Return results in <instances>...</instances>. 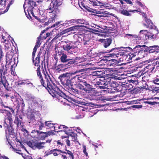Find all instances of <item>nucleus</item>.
<instances>
[{"instance_id":"nucleus-1","label":"nucleus","mask_w":159,"mask_h":159,"mask_svg":"<svg viewBox=\"0 0 159 159\" xmlns=\"http://www.w3.org/2000/svg\"><path fill=\"white\" fill-rule=\"evenodd\" d=\"M44 75L45 76V79H46L47 82V87L49 89L50 91H49L50 94H51L53 97H56L58 98L59 97H61L64 99H66L69 102L72 101H75V99L70 97H67L57 87L54 86L50 84L49 79L51 80L50 76L47 74L46 72H45L43 71Z\"/></svg>"},{"instance_id":"nucleus-2","label":"nucleus","mask_w":159,"mask_h":159,"mask_svg":"<svg viewBox=\"0 0 159 159\" xmlns=\"http://www.w3.org/2000/svg\"><path fill=\"white\" fill-rule=\"evenodd\" d=\"M61 0H52L50 4V7L47 9V12L50 14V18L48 20L49 23L55 21V19L59 14L60 11L58 7L61 5Z\"/></svg>"},{"instance_id":"nucleus-3","label":"nucleus","mask_w":159,"mask_h":159,"mask_svg":"<svg viewBox=\"0 0 159 159\" xmlns=\"http://www.w3.org/2000/svg\"><path fill=\"white\" fill-rule=\"evenodd\" d=\"M23 7L26 16L28 14L31 17V15L35 18H37V17L35 16L34 14H36V13H38L39 9L37 6L35 5V2L33 0H25Z\"/></svg>"},{"instance_id":"nucleus-4","label":"nucleus","mask_w":159,"mask_h":159,"mask_svg":"<svg viewBox=\"0 0 159 159\" xmlns=\"http://www.w3.org/2000/svg\"><path fill=\"white\" fill-rule=\"evenodd\" d=\"M86 71L85 69H82L78 70L75 71L71 73H66L61 75L58 78L60 80L63 84L66 86H68L70 88H72L73 86L71 78L70 77L72 75L76 74L79 73L84 72Z\"/></svg>"},{"instance_id":"nucleus-5","label":"nucleus","mask_w":159,"mask_h":159,"mask_svg":"<svg viewBox=\"0 0 159 159\" xmlns=\"http://www.w3.org/2000/svg\"><path fill=\"white\" fill-rule=\"evenodd\" d=\"M46 143L39 141H29L27 142V145L34 149L37 148L39 149L44 148H45Z\"/></svg>"},{"instance_id":"nucleus-6","label":"nucleus","mask_w":159,"mask_h":159,"mask_svg":"<svg viewBox=\"0 0 159 159\" xmlns=\"http://www.w3.org/2000/svg\"><path fill=\"white\" fill-rule=\"evenodd\" d=\"M156 33V34H157L158 30H157L152 29L151 31L149 32H148L146 30H141L139 32V34H143V35L145 36V37H143L145 39H147L149 38H155L156 36H155V33Z\"/></svg>"},{"instance_id":"nucleus-7","label":"nucleus","mask_w":159,"mask_h":159,"mask_svg":"<svg viewBox=\"0 0 159 159\" xmlns=\"http://www.w3.org/2000/svg\"><path fill=\"white\" fill-rule=\"evenodd\" d=\"M141 47H143L142 48L144 49L143 50L144 51H148L150 53H152L155 51L156 50H157L159 49V46H158L154 45L152 46L148 47L145 45L142 46L138 45L134 47V50L135 51L136 50H138L137 48H139Z\"/></svg>"},{"instance_id":"nucleus-8","label":"nucleus","mask_w":159,"mask_h":159,"mask_svg":"<svg viewBox=\"0 0 159 159\" xmlns=\"http://www.w3.org/2000/svg\"><path fill=\"white\" fill-rule=\"evenodd\" d=\"M38 102V99L36 97L33 96H31L30 97L28 103L29 108L31 109L34 108Z\"/></svg>"},{"instance_id":"nucleus-9","label":"nucleus","mask_w":159,"mask_h":159,"mask_svg":"<svg viewBox=\"0 0 159 159\" xmlns=\"http://www.w3.org/2000/svg\"><path fill=\"white\" fill-rule=\"evenodd\" d=\"M40 60L34 61L33 60V63L35 66H37L38 68L37 70V72L38 76L39 77L40 79H41V82L42 84H43V79L42 77L41 74L40 72V66L39 65Z\"/></svg>"},{"instance_id":"nucleus-10","label":"nucleus","mask_w":159,"mask_h":159,"mask_svg":"<svg viewBox=\"0 0 159 159\" xmlns=\"http://www.w3.org/2000/svg\"><path fill=\"white\" fill-rule=\"evenodd\" d=\"M70 130L69 129V130L65 129L64 130V132L67 135H68V138L70 139H72L73 141H75L77 139V135L73 132H70Z\"/></svg>"},{"instance_id":"nucleus-11","label":"nucleus","mask_w":159,"mask_h":159,"mask_svg":"<svg viewBox=\"0 0 159 159\" xmlns=\"http://www.w3.org/2000/svg\"><path fill=\"white\" fill-rule=\"evenodd\" d=\"M31 109V112L28 114L27 117L28 119L32 120H35L37 117V115L38 114L39 112L34 109Z\"/></svg>"},{"instance_id":"nucleus-12","label":"nucleus","mask_w":159,"mask_h":159,"mask_svg":"<svg viewBox=\"0 0 159 159\" xmlns=\"http://www.w3.org/2000/svg\"><path fill=\"white\" fill-rule=\"evenodd\" d=\"M125 5H122L121 6L120 5L117 7L119 10L120 12L123 15L126 16H130V14L129 13V11L126 10H124L125 9H126V8L125 7Z\"/></svg>"},{"instance_id":"nucleus-13","label":"nucleus","mask_w":159,"mask_h":159,"mask_svg":"<svg viewBox=\"0 0 159 159\" xmlns=\"http://www.w3.org/2000/svg\"><path fill=\"white\" fill-rule=\"evenodd\" d=\"M3 72V70L0 69V73L1 74V81L0 82L2 83L4 86L6 88L7 87L8 85L7 81L6 80V77L4 76V73L2 74V72Z\"/></svg>"},{"instance_id":"nucleus-14","label":"nucleus","mask_w":159,"mask_h":159,"mask_svg":"<svg viewBox=\"0 0 159 159\" xmlns=\"http://www.w3.org/2000/svg\"><path fill=\"white\" fill-rule=\"evenodd\" d=\"M140 12L141 13V15H142L145 18V20L147 23V24H144L143 25L144 26H146V28H149V25L150 24L151 25H153L152 22L149 19H148L147 18V16L142 11H140Z\"/></svg>"},{"instance_id":"nucleus-15","label":"nucleus","mask_w":159,"mask_h":159,"mask_svg":"<svg viewBox=\"0 0 159 159\" xmlns=\"http://www.w3.org/2000/svg\"><path fill=\"white\" fill-rule=\"evenodd\" d=\"M38 134H39V137H40V139L42 140L44 139L45 137H48V135H51L52 134V132H39L37 131Z\"/></svg>"},{"instance_id":"nucleus-16","label":"nucleus","mask_w":159,"mask_h":159,"mask_svg":"<svg viewBox=\"0 0 159 159\" xmlns=\"http://www.w3.org/2000/svg\"><path fill=\"white\" fill-rule=\"evenodd\" d=\"M71 44L69 43V44H66L63 46V48L65 50L68 51L69 50L72 49H75L77 51L78 50V48L77 46H74L70 45Z\"/></svg>"},{"instance_id":"nucleus-17","label":"nucleus","mask_w":159,"mask_h":159,"mask_svg":"<svg viewBox=\"0 0 159 159\" xmlns=\"http://www.w3.org/2000/svg\"><path fill=\"white\" fill-rule=\"evenodd\" d=\"M100 41L102 43L103 45L105 48H107L109 46L111 43V39H100Z\"/></svg>"},{"instance_id":"nucleus-18","label":"nucleus","mask_w":159,"mask_h":159,"mask_svg":"<svg viewBox=\"0 0 159 159\" xmlns=\"http://www.w3.org/2000/svg\"><path fill=\"white\" fill-rule=\"evenodd\" d=\"M125 37L128 39H130L132 40H136L139 39L140 37L139 35L136 34H125Z\"/></svg>"},{"instance_id":"nucleus-19","label":"nucleus","mask_w":159,"mask_h":159,"mask_svg":"<svg viewBox=\"0 0 159 159\" xmlns=\"http://www.w3.org/2000/svg\"><path fill=\"white\" fill-rule=\"evenodd\" d=\"M9 35L7 33H3L2 34L1 36H0V37H2V39L3 40H2V42H3L5 44H7L9 41L8 40V38L9 37Z\"/></svg>"},{"instance_id":"nucleus-20","label":"nucleus","mask_w":159,"mask_h":159,"mask_svg":"<svg viewBox=\"0 0 159 159\" xmlns=\"http://www.w3.org/2000/svg\"><path fill=\"white\" fill-rule=\"evenodd\" d=\"M83 84L85 86V88L86 90V93H90L93 90V89L89 84L86 82V80L84 82H83Z\"/></svg>"},{"instance_id":"nucleus-21","label":"nucleus","mask_w":159,"mask_h":159,"mask_svg":"<svg viewBox=\"0 0 159 159\" xmlns=\"http://www.w3.org/2000/svg\"><path fill=\"white\" fill-rule=\"evenodd\" d=\"M110 86L111 88H112L114 89V91H112L111 92L112 93H114L117 91V89L116 88V87H117V84L115 82H111L110 84L109 85V87Z\"/></svg>"},{"instance_id":"nucleus-22","label":"nucleus","mask_w":159,"mask_h":159,"mask_svg":"<svg viewBox=\"0 0 159 159\" xmlns=\"http://www.w3.org/2000/svg\"><path fill=\"white\" fill-rule=\"evenodd\" d=\"M87 76L86 75H79V82L80 83L84 82L87 79Z\"/></svg>"},{"instance_id":"nucleus-23","label":"nucleus","mask_w":159,"mask_h":159,"mask_svg":"<svg viewBox=\"0 0 159 159\" xmlns=\"http://www.w3.org/2000/svg\"><path fill=\"white\" fill-rule=\"evenodd\" d=\"M75 60L73 59H70V61H68L67 62V63L66 65H63V64H60L59 65V67L61 68H63L65 67V66L66 65H68L69 66H70L71 64H73L75 63ZM65 67H66L65 66Z\"/></svg>"},{"instance_id":"nucleus-24","label":"nucleus","mask_w":159,"mask_h":159,"mask_svg":"<svg viewBox=\"0 0 159 159\" xmlns=\"http://www.w3.org/2000/svg\"><path fill=\"white\" fill-rule=\"evenodd\" d=\"M67 56L66 54H62L60 58L61 62L63 63H66L70 61V59H67Z\"/></svg>"},{"instance_id":"nucleus-25","label":"nucleus","mask_w":159,"mask_h":159,"mask_svg":"<svg viewBox=\"0 0 159 159\" xmlns=\"http://www.w3.org/2000/svg\"><path fill=\"white\" fill-rule=\"evenodd\" d=\"M102 79L104 80V81L102 83H103V85H105L107 86V88L109 87L110 84V82L111 81V80L110 79H105L104 78H102Z\"/></svg>"},{"instance_id":"nucleus-26","label":"nucleus","mask_w":159,"mask_h":159,"mask_svg":"<svg viewBox=\"0 0 159 159\" xmlns=\"http://www.w3.org/2000/svg\"><path fill=\"white\" fill-rule=\"evenodd\" d=\"M72 84L75 85L77 83L79 82V75L73 76L71 78Z\"/></svg>"},{"instance_id":"nucleus-27","label":"nucleus","mask_w":159,"mask_h":159,"mask_svg":"<svg viewBox=\"0 0 159 159\" xmlns=\"http://www.w3.org/2000/svg\"><path fill=\"white\" fill-rule=\"evenodd\" d=\"M80 28L79 25H76L70 27L67 29V30L68 31H75L78 30Z\"/></svg>"},{"instance_id":"nucleus-28","label":"nucleus","mask_w":159,"mask_h":159,"mask_svg":"<svg viewBox=\"0 0 159 159\" xmlns=\"http://www.w3.org/2000/svg\"><path fill=\"white\" fill-rule=\"evenodd\" d=\"M0 113L2 114L5 117H6L7 115H10V112L9 111L3 108L0 109Z\"/></svg>"},{"instance_id":"nucleus-29","label":"nucleus","mask_w":159,"mask_h":159,"mask_svg":"<svg viewBox=\"0 0 159 159\" xmlns=\"http://www.w3.org/2000/svg\"><path fill=\"white\" fill-rule=\"evenodd\" d=\"M13 130L12 126H11V125H10V126L8 127L7 129H5L6 134H7L8 132V134H12L13 132Z\"/></svg>"},{"instance_id":"nucleus-30","label":"nucleus","mask_w":159,"mask_h":159,"mask_svg":"<svg viewBox=\"0 0 159 159\" xmlns=\"http://www.w3.org/2000/svg\"><path fill=\"white\" fill-rule=\"evenodd\" d=\"M106 11L102 10L99 11V14L98 16L99 17H107L108 13Z\"/></svg>"},{"instance_id":"nucleus-31","label":"nucleus","mask_w":159,"mask_h":159,"mask_svg":"<svg viewBox=\"0 0 159 159\" xmlns=\"http://www.w3.org/2000/svg\"><path fill=\"white\" fill-rule=\"evenodd\" d=\"M76 19H72L70 20H66L63 23V26L66 25L70 24L72 23H76Z\"/></svg>"},{"instance_id":"nucleus-32","label":"nucleus","mask_w":159,"mask_h":159,"mask_svg":"<svg viewBox=\"0 0 159 159\" xmlns=\"http://www.w3.org/2000/svg\"><path fill=\"white\" fill-rule=\"evenodd\" d=\"M12 116L10 113V115H7L6 117H5V120H9V124L11 125V123H12Z\"/></svg>"},{"instance_id":"nucleus-33","label":"nucleus","mask_w":159,"mask_h":159,"mask_svg":"<svg viewBox=\"0 0 159 159\" xmlns=\"http://www.w3.org/2000/svg\"><path fill=\"white\" fill-rule=\"evenodd\" d=\"M135 3L136 4V6H140L144 9H147L146 7L145 6L144 4L143 3L141 2H140L139 1H135Z\"/></svg>"},{"instance_id":"nucleus-34","label":"nucleus","mask_w":159,"mask_h":159,"mask_svg":"<svg viewBox=\"0 0 159 159\" xmlns=\"http://www.w3.org/2000/svg\"><path fill=\"white\" fill-rule=\"evenodd\" d=\"M66 152H63V153H65L66 154L69 155V157L72 158H74L73 153L71 151L69 150H66Z\"/></svg>"},{"instance_id":"nucleus-35","label":"nucleus","mask_w":159,"mask_h":159,"mask_svg":"<svg viewBox=\"0 0 159 159\" xmlns=\"http://www.w3.org/2000/svg\"><path fill=\"white\" fill-rule=\"evenodd\" d=\"M45 126H47L48 128H51L53 127L54 124L51 123L49 122V121H46L45 122Z\"/></svg>"},{"instance_id":"nucleus-36","label":"nucleus","mask_w":159,"mask_h":159,"mask_svg":"<svg viewBox=\"0 0 159 159\" xmlns=\"http://www.w3.org/2000/svg\"><path fill=\"white\" fill-rule=\"evenodd\" d=\"M76 23L81 24H85L86 21L83 19H76Z\"/></svg>"},{"instance_id":"nucleus-37","label":"nucleus","mask_w":159,"mask_h":159,"mask_svg":"<svg viewBox=\"0 0 159 159\" xmlns=\"http://www.w3.org/2000/svg\"><path fill=\"white\" fill-rule=\"evenodd\" d=\"M89 39L86 38V37L83 38V42L84 45L88 44L89 43Z\"/></svg>"},{"instance_id":"nucleus-38","label":"nucleus","mask_w":159,"mask_h":159,"mask_svg":"<svg viewBox=\"0 0 159 159\" xmlns=\"http://www.w3.org/2000/svg\"><path fill=\"white\" fill-rule=\"evenodd\" d=\"M28 80H24V81L23 80L22 82L19 81L18 85H25V84L27 85L28 84Z\"/></svg>"},{"instance_id":"nucleus-39","label":"nucleus","mask_w":159,"mask_h":159,"mask_svg":"<svg viewBox=\"0 0 159 159\" xmlns=\"http://www.w3.org/2000/svg\"><path fill=\"white\" fill-rule=\"evenodd\" d=\"M62 21L57 22L55 24L52 25L51 27H53L56 26H58L59 25H63V24L62 23Z\"/></svg>"},{"instance_id":"nucleus-40","label":"nucleus","mask_w":159,"mask_h":159,"mask_svg":"<svg viewBox=\"0 0 159 159\" xmlns=\"http://www.w3.org/2000/svg\"><path fill=\"white\" fill-rule=\"evenodd\" d=\"M83 84V83L81 84V83H80L78 85V87L80 89L84 90L86 92L85 88V87Z\"/></svg>"},{"instance_id":"nucleus-41","label":"nucleus","mask_w":159,"mask_h":159,"mask_svg":"<svg viewBox=\"0 0 159 159\" xmlns=\"http://www.w3.org/2000/svg\"><path fill=\"white\" fill-rule=\"evenodd\" d=\"M41 39L40 37L38 38L35 46L38 48L40 46L41 44L40 43V41Z\"/></svg>"},{"instance_id":"nucleus-42","label":"nucleus","mask_w":159,"mask_h":159,"mask_svg":"<svg viewBox=\"0 0 159 159\" xmlns=\"http://www.w3.org/2000/svg\"><path fill=\"white\" fill-rule=\"evenodd\" d=\"M58 129H67V130H68L69 129H69V128L67 127L65 125H60V126H58ZM63 131H64V130Z\"/></svg>"},{"instance_id":"nucleus-43","label":"nucleus","mask_w":159,"mask_h":159,"mask_svg":"<svg viewBox=\"0 0 159 159\" xmlns=\"http://www.w3.org/2000/svg\"><path fill=\"white\" fill-rule=\"evenodd\" d=\"M83 152L85 154L86 157L88 156V154L87 152H86V146L85 145L83 146Z\"/></svg>"},{"instance_id":"nucleus-44","label":"nucleus","mask_w":159,"mask_h":159,"mask_svg":"<svg viewBox=\"0 0 159 159\" xmlns=\"http://www.w3.org/2000/svg\"><path fill=\"white\" fill-rule=\"evenodd\" d=\"M53 153L52 150H51L49 151H46L44 154H45L44 156H47L49 155L52 153Z\"/></svg>"},{"instance_id":"nucleus-45","label":"nucleus","mask_w":159,"mask_h":159,"mask_svg":"<svg viewBox=\"0 0 159 159\" xmlns=\"http://www.w3.org/2000/svg\"><path fill=\"white\" fill-rule=\"evenodd\" d=\"M45 19V17L44 16H43H43H42L41 17H40V16H39V18L38 19V20H39L40 21H42L43 22V21L45 22V21L44 20Z\"/></svg>"},{"instance_id":"nucleus-46","label":"nucleus","mask_w":159,"mask_h":159,"mask_svg":"<svg viewBox=\"0 0 159 159\" xmlns=\"http://www.w3.org/2000/svg\"><path fill=\"white\" fill-rule=\"evenodd\" d=\"M100 3H101L97 1V2H96L95 1L92 4L93 6H96L99 5V4Z\"/></svg>"},{"instance_id":"nucleus-47","label":"nucleus","mask_w":159,"mask_h":159,"mask_svg":"<svg viewBox=\"0 0 159 159\" xmlns=\"http://www.w3.org/2000/svg\"><path fill=\"white\" fill-rule=\"evenodd\" d=\"M40 124H39V129L42 130L44 126V124L40 122Z\"/></svg>"},{"instance_id":"nucleus-48","label":"nucleus","mask_w":159,"mask_h":159,"mask_svg":"<svg viewBox=\"0 0 159 159\" xmlns=\"http://www.w3.org/2000/svg\"><path fill=\"white\" fill-rule=\"evenodd\" d=\"M1 106L2 107H4L5 108H9V107L7 106L3 102H1Z\"/></svg>"},{"instance_id":"nucleus-49","label":"nucleus","mask_w":159,"mask_h":159,"mask_svg":"<svg viewBox=\"0 0 159 159\" xmlns=\"http://www.w3.org/2000/svg\"><path fill=\"white\" fill-rule=\"evenodd\" d=\"M103 82V81H102V82H100V81H97L96 82V83L95 84V85H99V86H100L101 85H103V83H102Z\"/></svg>"},{"instance_id":"nucleus-50","label":"nucleus","mask_w":159,"mask_h":159,"mask_svg":"<svg viewBox=\"0 0 159 159\" xmlns=\"http://www.w3.org/2000/svg\"><path fill=\"white\" fill-rule=\"evenodd\" d=\"M52 150L53 152L55 151H57V152H60L62 153H63V152L61 151V150H59V149H54L53 150Z\"/></svg>"},{"instance_id":"nucleus-51","label":"nucleus","mask_w":159,"mask_h":159,"mask_svg":"<svg viewBox=\"0 0 159 159\" xmlns=\"http://www.w3.org/2000/svg\"><path fill=\"white\" fill-rule=\"evenodd\" d=\"M27 85H29V86L30 87H34V85L33 84L30 82L29 80H28V84Z\"/></svg>"},{"instance_id":"nucleus-52","label":"nucleus","mask_w":159,"mask_h":159,"mask_svg":"<svg viewBox=\"0 0 159 159\" xmlns=\"http://www.w3.org/2000/svg\"><path fill=\"white\" fill-rule=\"evenodd\" d=\"M66 144H67V145L68 146H70V141L69 139H66Z\"/></svg>"},{"instance_id":"nucleus-53","label":"nucleus","mask_w":159,"mask_h":159,"mask_svg":"<svg viewBox=\"0 0 159 159\" xmlns=\"http://www.w3.org/2000/svg\"><path fill=\"white\" fill-rule=\"evenodd\" d=\"M61 156L62 159H68L67 157L65 155H61Z\"/></svg>"},{"instance_id":"nucleus-54","label":"nucleus","mask_w":159,"mask_h":159,"mask_svg":"<svg viewBox=\"0 0 159 159\" xmlns=\"http://www.w3.org/2000/svg\"><path fill=\"white\" fill-rule=\"evenodd\" d=\"M6 121L5 120V121L4 124V127L5 128H6L7 129L9 127V126L6 123Z\"/></svg>"},{"instance_id":"nucleus-55","label":"nucleus","mask_w":159,"mask_h":159,"mask_svg":"<svg viewBox=\"0 0 159 159\" xmlns=\"http://www.w3.org/2000/svg\"><path fill=\"white\" fill-rule=\"evenodd\" d=\"M125 1L128 4H131V5L133 4L132 2L130 0H125Z\"/></svg>"},{"instance_id":"nucleus-56","label":"nucleus","mask_w":159,"mask_h":159,"mask_svg":"<svg viewBox=\"0 0 159 159\" xmlns=\"http://www.w3.org/2000/svg\"><path fill=\"white\" fill-rule=\"evenodd\" d=\"M40 60V55L39 54L38 55L37 57L36 58L35 61Z\"/></svg>"},{"instance_id":"nucleus-57","label":"nucleus","mask_w":159,"mask_h":159,"mask_svg":"<svg viewBox=\"0 0 159 159\" xmlns=\"http://www.w3.org/2000/svg\"><path fill=\"white\" fill-rule=\"evenodd\" d=\"M58 126L57 125H55V126H54V125L53 128H54V131L55 132H58L57 131V129H56V128H58V126Z\"/></svg>"},{"instance_id":"nucleus-58","label":"nucleus","mask_w":159,"mask_h":159,"mask_svg":"<svg viewBox=\"0 0 159 159\" xmlns=\"http://www.w3.org/2000/svg\"><path fill=\"white\" fill-rule=\"evenodd\" d=\"M156 104V102H148V104L152 105H154Z\"/></svg>"},{"instance_id":"nucleus-59","label":"nucleus","mask_w":159,"mask_h":159,"mask_svg":"<svg viewBox=\"0 0 159 159\" xmlns=\"http://www.w3.org/2000/svg\"><path fill=\"white\" fill-rule=\"evenodd\" d=\"M6 0H0V4H3Z\"/></svg>"},{"instance_id":"nucleus-60","label":"nucleus","mask_w":159,"mask_h":159,"mask_svg":"<svg viewBox=\"0 0 159 159\" xmlns=\"http://www.w3.org/2000/svg\"><path fill=\"white\" fill-rule=\"evenodd\" d=\"M99 87L100 89H104L107 88V87H105V86H101V85L99 86Z\"/></svg>"},{"instance_id":"nucleus-61","label":"nucleus","mask_w":159,"mask_h":159,"mask_svg":"<svg viewBox=\"0 0 159 159\" xmlns=\"http://www.w3.org/2000/svg\"><path fill=\"white\" fill-rule=\"evenodd\" d=\"M93 75L94 76H99L100 75L98 74L97 72H94L93 73Z\"/></svg>"},{"instance_id":"nucleus-62","label":"nucleus","mask_w":159,"mask_h":159,"mask_svg":"<svg viewBox=\"0 0 159 159\" xmlns=\"http://www.w3.org/2000/svg\"><path fill=\"white\" fill-rule=\"evenodd\" d=\"M159 81V79L158 78L156 79L155 80L153 81V83L154 84L156 83V82H158Z\"/></svg>"},{"instance_id":"nucleus-63","label":"nucleus","mask_w":159,"mask_h":159,"mask_svg":"<svg viewBox=\"0 0 159 159\" xmlns=\"http://www.w3.org/2000/svg\"><path fill=\"white\" fill-rule=\"evenodd\" d=\"M5 46L6 48L8 49V48H9V45L8 44V43L7 44H5Z\"/></svg>"},{"instance_id":"nucleus-64","label":"nucleus","mask_w":159,"mask_h":159,"mask_svg":"<svg viewBox=\"0 0 159 159\" xmlns=\"http://www.w3.org/2000/svg\"><path fill=\"white\" fill-rule=\"evenodd\" d=\"M135 56V55L134 54H131L130 55V57H131V58H133Z\"/></svg>"}]
</instances>
